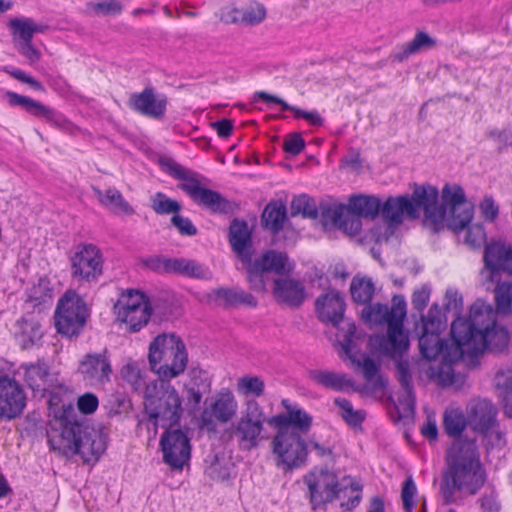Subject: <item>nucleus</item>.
I'll use <instances>...</instances> for the list:
<instances>
[{
  "label": "nucleus",
  "mask_w": 512,
  "mask_h": 512,
  "mask_svg": "<svg viewBox=\"0 0 512 512\" xmlns=\"http://www.w3.org/2000/svg\"><path fill=\"white\" fill-rule=\"evenodd\" d=\"M271 447L277 467L283 470L301 467L308 455L304 439L294 430H276Z\"/></svg>",
  "instance_id": "nucleus-14"
},
{
  "label": "nucleus",
  "mask_w": 512,
  "mask_h": 512,
  "mask_svg": "<svg viewBox=\"0 0 512 512\" xmlns=\"http://www.w3.org/2000/svg\"><path fill=\"white\" fill-rule=\"evenodd\" d=\"M286 219V208L282 203L273 202L266 206L262 214L264 226L273 232L279 231Z\"/></svg>",
  "instance_id": "nucleus-44"
},
{
  "label": "nucleus",
  "mask_w": 512,
  "mask_h": 512,
  "mask_svg": "<svg viewBox=\"0 0 512 512\" xmlns=\"http://www.w3.org/2000/svg\"><path fill=\"white\" fill-rule=\"evenodd\" d=\"M437 45V40L425 31H417L414 37L407 43L399 45L397 51L392 54V60L403 62L410 56L418 54L422 50H429Z\"/></svg>",
  "instance_id": "nucleus-34"
},
{
  "label": "nucleus",
  "mask_w": 512,
  "mask_h": 512,
  "mask_svg": "<svg viewBox=\"0 0 512 512\" xmlns=\"http://www.w3.org/2000/svg\"><path fill=\"white\" fill-rule=\"evenodd\" d=\"M495 385L502 398L505 414L512 417V370L499 371L495 376Z\"/></svg>",
  "instance_id": "nucleus-43"
},
{
  "label": "nucleus",
  "mask_w": 512,
  "mask_h": 512,
  "mask_svg": "<svg viewBox=\"0 0 512 512\" xmlns=\"http://www.w3.org/2000/svg\"><path fill=\"white\" fill-rule=\"evenodd\" d=\"M229 242L243 266L252 258L251 231L245 221L234 220L229 228Z\"/></svg>",
  "instance_id": "nucleus-28"
},
{
  "label": "nucleus",
  "mask_w": 512,
  "mask_h": 512,
  "mask_svg": "<svg viewBox=\"0 0 512 512\" xmlns=\"http://www.w3.org/2000/svg\"><path fill=\"white\" fill-rule=\"evenodd\" d=\"M88 317L85 301L75 292H66L59 300L55 312L58 333L72 337L80 333Z\"/></svg>",
  "instance_id": "nucleus-16"
},
{
  "label": "nucleus",
  "mask_w": 512,
  "mask_h": 512,
  "mask_svg": "<svg viewBox=\"0 0 512 512\" xmlns=\"http://www.w3.org/2000/svg\"><path fill=\"white\" fill-rule=\"evenodd\" d=\"M304 145L305 142L299 134L290 133L284 141V150L291 155H297L302 151Z\"/></svg>",
  "instance_id": "nucleus-59"
},
{
  "label": "nucleus",
  "mask_w": 512,
  "mask_h": 512,
  "mask_svg": "<svg viewBox=\"0 0 512 512\" xmlns=\"http://www.w3.org/2000/svg\"><path fill=\"white\" fill-rule=\"evenodd\" d=\"M163 171L181 181L179 188L197 204L212 211H222L226 207L225 199L217 192L202 187L196 173L179 165L170 157L159 159Z\"/></svg>",
  "instance_id": "nucleus-11"
},
{
  "label": "nucleus",
  "mask_w": 512,
  "mask_h": 512,
  "mask_svg": "<svg viewBox=\"0 0 512 512\" xmlns=\"http://www.w3.org/2000/svg\"><path fill=\"white\" fill-rule=\"evenodd\" d=\"M285 413H280L268 419V424L275 430H298L307 432L312 424V417L298 404L288 399L282 400Z\"/></svg>",
  "instance_id": "nucleus-24"
},
{
  "label": "nucleus",
  "mask_w": 512,
  "mask_h": 512,
  "mask_svg": "<svg viewBox=\"0 0 512 512\" xmlns=\"http://www.w3.org/2000/svg\"><path fill=\"white\" fill-rule=\"evenodd\" d=\"M254 97L256 100H261L267 104L279 105L282 111H291L294 118L303 119L306 124L310 126H322L324 124V119L317 110H303L297 108L295 106L289 105L283 99L275 95H271L265 91L256 92Z\"/></svg>",
  "instance_id": "nucleus-32"
},
{
  "label": "nucleus",
  "mask_w": 512,
  "mask_h": 512,
  "mask_svg": "<svg viewBox=\"0 0 512 512\" xmlns=\"http://www.w3.org/2000/svg\"><path fill=\"white\" fill-rule=\"evenodd\" d=\"M348 206L360 217L375 219L379 213L381 214L382 203L375 196L359 195L351 197Z\"/></svg>",
  "instance_id": "nucleus-38"
},
{
  "label": "nucleus",
  "mask_w": 512,
  "mask_h": 512,
  "mask_svg": "<svg viewBox=\"0 0 512 512\" xmlns=\"http://www.w3.org/2000/svg\"><path fill=\"white\" fill-rule=\"evenodd\" d=\"M4 98L10 107H21L28 114L44 119L49 125L64 127L67 124V119L62 113L31 97L5 91Z\"/></svg>",
  "instance_id": "nucleus-22"
},
{
  "label": "nucleus",
  "mask_w": 512,
  "mask_h": 512,
  "mask_svg": "<svg viewBox=\"0 0 512 512\" xmlns=\"http://www.w3.org/2000/svg\"><path fill=\"white\" fill-rule=\"evenodd\" d=\"M204 405L200 422L203 428L210 431L215 430L217 424L232 422L239 410L238 400L228 388H223L207 398Z\"/></svg>",
  "instance_id": "nucleus-17"
},
{
  "label": "nucleus",
  "mask_w": 512,
  "mask_h": 512,
  "mask_svg": "<svg viewBox=\"0 0 512 512\" xmlns=\"http://www.w3.org/2000/svg\"><path fill=\"white\" fill-rule=\"evenodd\" d=\"M430 298V289L427 286H423L416 290L412 296V304L416 310L422 311Z\"/></svg>",
  "instance_id": "nucleus-61"
},
{
  "label": "nucleus",
  "mask_w": 512,
  "mask_h": 512,
  "mask_svg": "<svg viewBox=\"0 0 512 512\" xmlns=\"http://www.w3.org/2000/svg\"><path fill=\"white\" fill-rule=\"evenodd\" d=\"M324 217L331 223L343 229L349 235L357 234L362 226L360 216L354 214L350 207L344 205L332 206L325 210Z\"/></svg>",
  "instance_id": "nucleus-33"
},
{
  "label": "nucleus",
  "mask_w": 512,
  "mask_h": 512,
  "mask_svg": "<svg viewBox=\"0 0 512 512\" xmlns=\"http://www.w3.org/2000/svg\"><path fill=\"white\" fill-rule=\"evenodd\" d=\"M26 400L23 388L15 379L0 377V419L18 417L26 407Z\"/></svg>",
  "instance_id": "nucleus-23"
},
{
  "label": "nucleus",
  "mask_w": 512,
  "mask_h": 512,
  "mask_svg": "<svg viewBox=\"0 0 512 512\" xmlns=\"http://www.w3.org/2000/svg\"><path fill=\"white\" fill-rule=\"evenodd\" d=\"M118 323L125 325L130 332H138L145 327L152 315L148 297L138 290H126L121 293L113 306Z\"/></svg>",
  "instance_id": "nucleus-12"
},
{
  "label": "nucleus",
  "mask_w": 512,
  "mask_h": 512,
  "mask_svg": "<svg viewBox=\"0 0 512 512\" xmlns=\"http://www.w3.org/2000/svg\"><path fill=\"white\" fill-rule=\"evenodd\" d=\"M382 226L383 219L381 220V222H377L374 224V226L369 230V233L366 236V238L369 239L370 241H374L377 244H382L384 242H388L393 237H397L398 232H396L395 234H389L387 235V237H385V229Z\"/></svg>",
  "instance_id": "nucleus-58"
},
{
  "label": "nucleus",
  "mask_w": 512,
  "mask_h": 512,
  "mask_svg": "<svg viewBox=\"0 0 512 512\" xmlns=\"http://www.w3.org/2000/svg\"><path fill=\"white\" fill-rule=\"evenodd\" d=\"M467 202L473 207V205L467 200ZM474 215V208H472V217ZM472 219H470L463 228L455 231L451 229L454 233L459 234L460 232L466 230L464 242L473 248L480 247L486 240V232L482 224H471Z\"/></svg>",
  "instance_id": "nucleus-46"
},
{
  "label": "nucleus",
  "mask_w": 512,
  "mask_h": 512,
  "mask_svg": "<svg viewBox=\"0 0 512 512\" xmlns=\"http://www.w3.org/2000/svg\"><path fill=\"white\" fill-rule=\"evenodd\" d=\"M171 221L182 235L193 236L197 232L196 227L188 218L183 217L177 213L173 215Z\"/></svg>",
  "instance_id": "nucleus-60"
},
{
  "label": "nucleus",
  "mask_w": 512,
  "mask_h": 512,
  "mask_svg": "<svg viewBox=\"0 0 512 512\" xmlns=\"http://www.w3.org/2000/svg\"><path fill=\"white\" fill-rule=\"evenodd\" d=\"M235 388L240 396L255 400L264 394L265 382L260 376L246 374L237 379Z\"/></svg>",
  "instance_id": "nucleus-40"
},
{
  "label": "nucleus",
  "mask_w": 512,
  "mask_h": 512,
  "mask_svg": "<svg viewBox=\"0 0 512 512\" xmlns=\"http://www.w3.org/2000/svg\"><path fill=\"white\" fill-rule=\"evenodd\" d=\"M148 361L152 372L162 381L181 375L188 364V353L182 339L174 333L157 335L149 345Z\"/></svg>",
  "instance_id": "nucleus-7"
},
{
  "label": "nucleus",
  "mask_w": 512,
  "mask_h": 512,
  "mask_svg": "<svg viewBox=\"0 0 512 512\" xmlns=\"http://www.w3.org/2000/svg\"><path fill=\"white\" fill-rule=\"evenodd\" d=\"M150 205L152 210L159 214H176L181 210V204L169 198L166 194L162 192H156L150 197Z\"/></svg>",
  "instance_id": "nucleus-47"
},
{
  "label": "nucleus",
  "mask_w": 512,
  "mask_h": 512,
  "mask_svg": "<svg viewBox=\"0 0 512 512\" xmlns=\"http://www.w3.org/2000/svg\"><path fill=\"white\" fill-rule=\"evenodd\" d=\"M272 294L277 302L291 307L300 306L306 298L303 283L290 277H279L275 279Z\"/></svg>",
  "instance_id": "nucleus-26"
},
{
  "label": "nucleus",
  "mask_w": 512,
  "mask_h": 512,
  "mask_svg": "<svg viewBox=\"0 0 512 512\" xmlns=\"http://www.w3.org/2000/svg\"><path fill=\"white\" fill-rule=\"evenodd\" d=\"M244 267L246 268L251 288L257 292H266V277L268 273L286 275L293 270L294 265L285 253L269 250L254 262L251 259Z\"/></svg>",
  "instance_id": "nucleus-15"
},
{
  "label": "nucleus",
  "mask_w": 512,
  "mask_h": 512,
  "mask_svg": "<svg viewBox=\"0 0 512 512\" xmlns=\"http://www.w3.org/2000/svg\"><path fill=\"white\" fill-rule=\"evenodd\" d=\"M482 217L489 222L496 220L499 214V207L492 196H485L479 204Z\"/></svg>",
  "instance_id": "nucleus-54"
},
{
  "label": "nucleus",
  "mask_w": 512,
  "mask_h": 512,
  "mask_svg": "<svg viewBox=\"0 0 512 512\" xmlns=\"http://www.w3.org/2000/svg\"><path fill=\"white\" fill-rule=\"evenodd\" d=\"M19 373L35 393L43 395L52 386V375L43 362L23 364L19 368Z\"/></svg>",
  "instance_id": "nucleus-30"
},
{
  "label": "nucleus",
  "mask_w": 512,
  "mask_h": 512,
  "mask_svg": "<svg viewBox=\"0 0 512 512\" xmlns=\"http://www.w3.org/2000/svg\"><path fill=\"white\" fill-rule=\"evenodd\" d=\"M443 424L446 433L450 437L455 438L453 442L459 439L475 441V439H468L467 437L462 436V433L468 427V420L466 412L464 413L461 408H447L444 413Z\"/></svg>",
  "instance_id": "nucleus-35"
},
{
  "label": "nucleus",
  "mask_w": 512,
  "mask_h": 512,
  "mask_svg": "<svg viewBox=\"0 0 512 512\" xmlns=\"http://www.w3.org/2000/svg\"><path fill=\"white\" fill-rule=\"evenodd\" d=\"M406 314L407 304L402 295H395L392 298L391 306L375 303L366 305L361 311L362 320L371 329H386V336L370 337L368 347L372 355L390 356L396 360L402 387L411 386L408 362L401 359L409 348L408 334L404 330Z\"/></svg>",
  "instance_id": "nucleus-3"
},
{
  "label": "nucleus",
  "mask_w": 512,
  "mask_h": 512,
  "mask_svg": "<svg viewBox=\"0 0 512 512\" xmlns=\"http://www.w3.org/2000/svg\"><path fill=\"white\" fill-rule=\"evenodd\" d=\"M99 406L98 397L90 392L81 395L77 400V408L82 414H92Z\"/></svg>",
  "instance_id": "nucleus-55"
},
{
  "label": "nucleus",
  "mask_w": 512,
  "mask_h": 512,
  "mask_svg": "<svg viewBox=\"0 0 512 512\" xmlns=\"http://www.w3.org/2000/svg\"><path fill=\"white\" fill-rule=\"evenodd\" d=\"M402 388V393L397 396L395 408L400 417H409L414 411L415 398L411 386Z\"/></svg>",
  "instance_id": "nucleus-49"
},
{
  "label": "nucleus",
  "mask_w": 512,
  "mask_h": 512,
  "mask_svg": "<svg viewBox=\"0 0 512 512\" xmlns=\"http://www.w3.org/2000/svg\"><path fill=\"white\" fill-rule=\"evenodd\" d=\"M145 412L155 426H172L179 422L182 413V400L177 390L170 384L156 382L146 386Z\"/></svg>",
  "instance_id": "nucleus-9"
},
{
  "label": "nucleus",
  "mask_w": 512,
  "mask_h": 512,
  "mask_svg": "<svg viewBox=\"0 0 512 512\" xmlns=\"http://www.w3.org/2000/svg\"><path fill=\"white\" fill-rule=\"evenodd\" d=\"M438 190L432 186H419L412 197H389L381 206L385 235L395 234L405 218L414 219L424 210L425 223L434 231L447 227L458 231L472 217L464 189L455 183L445 184L441 190V205H437Z\"/></svg>",
  "instance_id": "nucleus-2"
},
{
  "label": "nucleus",
  "mask_w": 512,
  "mask_h": 512,
  "mask_svg": "<svg viewBox=\"0 0 512 512\" xmlns=\"http://www.w3.org/2000/svg\"><path fill=\"white\" fill-rule=\"evenodd\" d=\"M70 263L71 275L78 282H96L103 274V254L94 244H79L70 258Z\"/></svg>",
  "instance_id": "nucleus-18"
},
{
  "label": "nucleus",
  "mask_w": 512,
  "mask_h": 512,
  "mask_svg": "<svg viewBox=\"0 0 512 512\" xmlns=\"http://www.w3.org/2000/svg\"><path fill=\"white\" fill-rule=\"evenodd\" d=\"M482 512H499L500 505L493 492L480 499Z\"/></svg>",
  "instance_id": "nucleus-63"
},
{
  "label": "nucleus",
  "mask_w": 512,
  "mask_h": 512,
  "mask_svg": "<svg viewBox=\"0 0 512 512\" xmlns=\"http://www.w3.org/2000/svg\"><path fill=\"white\" fill-rule=\"evenodd\" d=\"M169 258L154 256L145 260V265L158 273H167Z\"/></svg>",
  "instance_id": "nucleus-62"
},
{
  "label": "nucleus",
  "mask_w": 512,
  "mask_h": 512,
  "mask_svg": "<svg viewBox=\"0 0 512 512\" xmlns=\"http://www.w3.org/2000/svg\"><path fill=\"white\" fill-rule=\"evenodd\" d=\"M129 105L144 116L159 119L166 112L167 98L164 95L157 96L152 87H147L140 93L132 94Z\"/></svg>",
  "instance_id": "nucleus-25"
},
{
  "label": "nucleus",
  "mask_w": 512,
  "mask_h": 512,
  "mask_svg": "<svg viewBox=\"0 0 512 512\" xmlns=\"http://www.w3.org/2000/svg\"><path fill=\"white\" fill-rule=\"evenodd\" d=\"M309 488L310 500L314 506L338 499L346 509L354 507L360 500L361 488L351 477L338 479L328 470L315 469L304 479Z\"/></svg>",
  "instance_id": "nucleus-6"
},
{
  "label": "nucleus",
  "mask_w": 512,
  "mask_h": 512,
  "mask_svg": "<svg viewBox=\"0 0 512 512\" xmlns=\"http://www.w3.org/2000/svg\"><path fill=\"white\" fill-rule=\"evenodd\" d=\"M311 378L316 384L333 390L344 391L353 385L347 375L330 371H313Z\"/></svg>",
  "instance_id": "nucleus-42"
},
{
  "label": "nucleus",
  "mask_w": 512,
  "mask_h": 512,
  "mask_svg": "<svg viewBox=\"0 0 512 512\" xmlns=\"http://www.w3.org/2000/svg\"><path fill=\"white\" fill-rule=\"evenodd\" d=\"M334 404L338 409V415L349 427L355 430L361 429V425L366 418V413L364 410L355 409L353 404L343 397L335 398Z\"/></svg>",
  "instance_id": "nucleus-41"
},
{
  "label": "nucleus",
  "mask_w": 512,
  "mask_h": 512,
  "mask_svg": "<svg viewBox=\"0 0 512 512\" xmlns=\"http://www.w3.org/2000/svg\"><path fill=\"white\" fill-rule=\"evenodd\" d=\"M14 45L32 41L35 33L43 32V28L37 25L31 18H13L8 22Z\"/></svg>",
  "instance_id": "nucleus-37"
},
{
  "label": "nucleus",
  "mask_w": 512,
  "mask_h": 512,
  "mask_svg": "<svg viewBox=\"0 0 512 512\" xmlns=\"http://www.w3.org/2000/svg\"><path fill=\"white\" fill-rule=\"evenodd\" d=\"M465 412L468 427L481 439L487 455L500 453L506 445V438L497 422L493 403L486 399H472Z\"/></svg>",
  "instance_id": "nucleus-8"
},
{
  "label": "nucleus",
  "mask_w": 512,
  "mask_h": 512,
  "mask_svg": "<svg viewBox=\"0 0 512 512\" xmlns=\"http://www.w3.org/2000/svg\"><path fill=\"white\" fill-rule=\"evenodd\" d=\"M374 284L369 278L354 277L351 286V296L355 302L366 304L374 294Z\"/></svg>",
  "instance_id": "nucleus-45"
},
{
  "label": "nucleus",
  "mask_w": 512,
  "mask_h": 512,
  "mask_svg": "<svg viewBox=\"0 0 512 512\" xmlns=\"http://www.w3.org/2000/svg\"><path fill=\"white\" fill-rule=\"evenodd\" d=\"M445 309L448 312L459 314L463 306L462 296L455 289H448L444 298Z\"/></svg>",
  "instance_id": "nucleus-57"
},
{
  "label": "nucleus",
  "mask_w": 512,
  "mask_h": 512,
  "mask_svg": "<svg viewBox=\"0 0 512 512\" xmlns=\"http://www.w3.org/2000/svg\"><path fill=\"white\" fill-rule=\"evenodd\" d=\"M23 345L27 347L29 344H34L42 337L41 326L38 322L24 320L21 323Z\"/></svg>",
  "instance_id": "nucleus-51"
},
{
  "label": "nucleus",
  "mask_w": 512,
  "mask_h": 512,
  "mask_svg": "<svg viewBox=\"0 0 512 512\" xmlns=\"http://www.w3.org/2000/svg\"><path fill=\"white\" fill-rule=\"evenodd\" d=\"M206 302L215 306L229 308L244 305L254 308L257 306V299L242 289H225L219 288L211 291L206 295Z\"/></svg>",
  "instance_id": "nucleus-27"
},
{
  "label": "nucleus",
  "mask_w": 512,
  "mask_h": 512,
  "mask_svg": "<svg viewBox=\"0 0 512 512\" xmlns=\"http://www.w3.org/2000/svg\"><path fill=\"white\" fill-rule=\"evenodd\" d=\"M417 494V487L411 477H408L403 485L401 491V499L403 507L406 512H412L414 508V498Z\"/></svg>",
  "instance_id": "nucleus-52"
},
{
  "label": "nucleus",
  "mask_w": 512,
  "mask_h": 512,
  "mask_svg": "<svg viewBox=\"0 0 512 512\" xmlns=\"http://www.w3.org/2000/svg\"><path fill=\"white\" fill-rule=\"evenodd\" d=\"M318 318L322 322L338 325L342 320L345 305L342 296L338 292H328L316 300L315 303Z\"/></svg>",
  "instance_id": "nucleus-29"
},
{
  "label": "nucleus",
  "mask_w": 512,
  "mask_h": 512,
  "mask_svg": "<svg viewBox=\"0 0 512 512\" xmlns=\"http://www.w3.org/2000/svg\"><path fill=\"white\" fill-rule=\"evenodd\" d=\"M336 339L343 353L358 368L362 370L363 376L367 381L373 380L379 371V362L361 353L360 346L364 343L365 336L359 332L352 322H343L338 327Z\"/></svg>",
  "instance_id": "nucleus-13"
},
{
  "label": "nucleus",
  "mask_w": 512,
  "mask_h": 512,
  "mask_svg": "<svg viewBox=\"0 0 512 512\" xmlns=\"http://www.w3.org/2000/svg\"><path fill=\"white\" fill-rule=\"evenodd\" d=\"M98 201L116 214L131 216L135 213L134 208L125 200L119 190L109 188L105 191L94 189Z\"/></svg>",
  "instance_id": "nucleus-36"
},
{
  "label": "nucleus",
  "mask_w": 512,
  "mask_h": 512,
  "mask_svg": "<svg viewBox=\"0 0 512 512\" xmlns=\"http://www.w3.org/2000/svg\"><path fill=\"white\" fill-rule=\"evenodd\" d=\"M168 272L193 278H207L209 270L203 265L184 258H169Z\"/></svg>",
  "instance_id": "nucleus-39"
},
{
  "label": "nucleus",
  "mask_w": 512,
  "mask_h": 512,
  "mask_svg": "<svg viewBox=\"0 0 512 512\" xmlns=\"http://www.w3.org/2000/svg\"><path fill=\"white\" fill-rule=\"evenodd\" d=\"M15 47L30 65L37 63L41 59V52L34 46L32 41L18 44Z\"/></svg>",
  "instance_id": "nucleus-56"
},
{
  "label": "nucleus",
  "mask_w": 512,
  "mask_h": 512,
  "mask_svg": "<svg viewBox=\"0 0 512 512\" xmlns=\"http://www.w3.org/2000/svg\"><path fill=\"white\" fill-rule=\"evenodd\" d=\"M47 439L50 449L66 457L80 455L83 460L98 459L106 449L101 430L78 421L71 403L49 401Z\"/></svg>",
  "instance_id": "nucleus-4"
},
{
  "label": "nucleus",
  "mask_w": 512,
  "mask_h": 512,
  "mask_svg": "<svg viewBox=\"0 0 512 512\" xmlns=\"http://www.w3.org/2000/svg\"><path fill=\"white\" fill-rule=\"evenodd\" d=\"M77 372L89 386L98 387L110 381L112 366L106 351L88 353L79 361Z\"/></svg>",
  "instance_id": "nucleus-21"
},
{
  "label": "nucleus",
  "mask_w": 512,
  "mask_h": 512,
  "mask_svg": "<svg viewBox=\"0 0 512 512\" xmlns=\"http://www.w3.org/2000/svg\"><path fill=\"white\" fill-rule=\"evenodd\" d=\"M266 17V7L264 4L257 1L250 2L245 8H238L231 5L225 10V18L228 22L241 23L248 26L259 25Z\"/></svg>",
  "instance_id": "nucleus-31"
},
{
  "label": "nucleus",
  "mask_w": 512,
  "mask_h": 512,
  "mask_svg": "<svg viewBox=\"0 0 512 512\" xmlns=\"http://www.w3.org/2000/svg\"><path fill=\"white\" fill-rule=\"evenodd\" d=\"M490 137L502 148L512 143V130H495L490 133Z\"/></svg>",
  "instance_id": "nucleus-64"
},
{
  "label": "nucleus",
  "mask_w": 512,
  "mask_h": 512,
  "mask_svg": "<svg viewBox=\"0 0 512 512\" xmlns=\"http://www.w3.org/2000/svg\"><path fill=\"white\" fill-rule=\"evenodd\" d=\"M484 263L482 277L490 282H500L502 273L512 275V243L492 240L485 247Z\"/></svg>",
  "instance_id": "nucleus-20"
},
{
  "label": "nucleus",
  "mask_w": 512,
  "mask_h": 512,
  "mask_svg": "<svg viewBox=\"0 0 512 512\" xmlns=\"http://www.w3.org/2000/svg\"><path fill=\"white\" fill-rule=\"evenodd\" d=\"M4 71L9 74L12 78L18 80L21 83H25L30 86L35 91H39L44 93L46 91L44 85L35 79L34 77L28 75L25 71L20 68H16L13 66H5Z\"/></svg>",
  "instance_id": "nucleus-50"
},
{
  "label": "nucleus",
  "mask_w": 512,
  "mask_h": 512,
  "mask_svg": "<svg viewBox=\"0 0 512 512\" xmlns=\"http://www.w3.org/2000/svg\"><path fill=\"white\" fill-rule=\"evenodd\" d=\"M292 209L301 213L306 218H315L317 216V209L313 200L307 196H299L292 202Z\"/></svg>",
  "instance_id": "nucleus-53"
},
{
  "label": "nucleus",
  "mask_w": 512,
  "mask_h": 512,
  "mask_svg": "<svg viewBox=\"0 0 512 512\" xmlns=\"http://www.w3.org/2000/svg\"><path fill=\"white\" fill-rule=\"evenodd\" d=\"M142 366L143 362L130 359L121 368L122 378L129 382L134 389H139L144 384Z\"/></svg>",
  "instance_id": "nucleus-48"
},
{
  "label": "nucleus",
  "mask_w": 512,
  "mask_h": 512,
  "mask_svg": "<svg viewBox=\"0 0 512 512\" xmlns=\"http://www.w3.org/2000/svg\"><path fill=\"white\" fill-rule=\"evenodd\" d=\"M446 485L474 494L483 485L485 474L479 460L476 441L459 439L447 452Z\"/></svg>",
  "instance_id": "nucleus-5"
},
{
  "label": "nucleus",
  "mask_w": 512,
  "mask_h": 512,
  "mask_svg": "<svg viewBox=\"0 0 512 512\" xmlns=\"http://www.w3.org/2000/svg\"><path fill=\"white\" fill-rule=\"evenodd\" d=\"M496 283V310L477 299L470 307L468 318L458 316L453 320L451 339L440 337L447 319L438 305H432L427 315L422 316L417 326L421 330L419 348L422 356L430 361L422 364V369L439 386L462 388L466 376L455 371L460 360L468 367H476L484 353L502 351L508 346L509 332L497 322V314L512 312V282Z\"/></svg>",
  "instance_id": "nucleus-1"
},
{
  "label": "nucleus",
  "mask_w": 512,
  "mask_h": 512,
  "mask_svg": "<svg viewBox=\"0 0 512 512\" xmlns=\"http://www.w3.org/2000/svg\"><path fill=\"white\" fill-rule=\"evenodd\" d=\"M266 415L256 400H246L240 416L231 422L227 433L238 447L250 451L258 447L265 429Z\"/></svg>",
  "instance_id": "nucleus-10"
},
{
  "label": "nucleus",
  "mask_w": 512,
  "mask_h": 512,
  "mask_svg": "<svg viewBox=\"0 0 512 512\" xmlns=\"http://www.w3.org/2000/svg\"><path fill=\"white\" fill-rule=\"evenodd\" d=\"M159 448L163 462L172 470L181 471L191 458V444L181 429H167L160 437Z\"/></svg>",
  "instance_id": "nucleus-19"
}]
</instances>
